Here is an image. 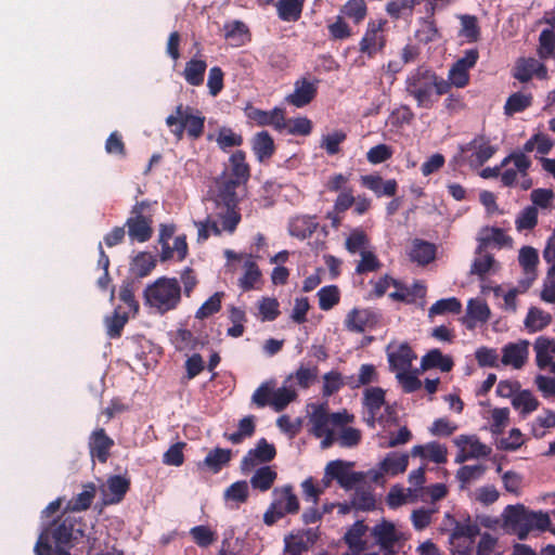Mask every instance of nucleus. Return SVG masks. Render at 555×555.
Segmentation results:
<instances>
[{"instance_id":"nucleus-16","label":"nucleus","mask_w":555,"mask_h":555,"mask_svg":"<svg viewBox=\"0 0 555 555\" xmlns=\"http://www.w3.org/2000/svg\"><path fill=\"white\" fill-rule=\"evenodd\" d=\"M518 261L525 274V279L520 281V286L526 291L538 276L537 267L539 263V254L535 248L524 246L519 250Z\"/></svg>"},{"instance_id":"nucleus-22","label":"nucleus","mask_w":555,"mask_h":555,"mask_svg":"<svg viewBox=\"0 0 555 555\" xmlns=\"http://www.w3.org/2000/svg\"><path fill=\"white\" fill-rule=\"evenodd\" d=\"M437 247L434 243L422 238L412 241L411 250L409 253L410 260L420 266H426L436 259Z\"/></svg>"},{"instance_id":"nucleus-29","label":"nucleus","mask_w":555,"mask_h":555,"mask_svg":"<svg viewBox=\"0 0 555 555\" xmlns=\"http://www.w3.org/2000/svg\"><path fill=\"white\" fill-rule=\"evenodd\" d=\"M409 465V455L406 453L390 452L379 464L382 473L397 476L406 470Z\"/></svg>"},{"instance_id":"nucleus-1","label":"nucleus","mask_w":555,"mask_h":555,"mask_svg":"<svg viewBox=\"0 0 555 555\" xmlns=\"http://www.w3.org/2000/svg\"><path fill=\"white\" fill-rule=\"evenodd\" d=\"M450 89L448 80L425 67L411 72L405 80V91L416 101L420 108H433L438 96L449 93Z\"/></svg>"},{"instance_id":"nucleus-31","label":"nucleus","mask_w":555,"mask_h":555,"mask_svg":"<svg viewBox=\"0 0 555 555\" xmlns=\"http://www.w3.org/2000/svg\"><path fill=\"white\" fill-rule=\"evenodd\" d=\"M318 229V222L314 217H296L288 225L289 234L299 240L310 237Z\"/></svg>"},{"instance_id":"nucleus-54","label":"nucleus","mask_w":555,"mask_h":555,"mask_svg":"<svg viewBox=\"0 0 555 555\" xmlns=\"http://www.w3.org/2000/svg\"><path fill=\"white\" fill-rule=\"evenodd\" d=\"M361 259L358 261L356 266L357 274H365L369 272L378 271L383 263L377 258L376 254L370 248L360 253Z\"/></svg>"},{"instance_id":"nucleus-48","label":"nucleus","mask_w":555,"mask_h":555,"mask_svg":"<svg viewBox=\"0 0 555 555\" xmlns=\"http://www.w3.org/2000/svg\"><path fill=\"white\" fill-rule=\"evenodd\" d=\"M310 421L312 423V434L317 438H321L322 435L331 430V428H328V424L331 423L330 414L327 413V408L323 404L314 409Z\"/></svg>"},{"instance_id":"nucleus-60","label":"nucleus","mask_w":555,"mask_h":555,"mask_svg":"<svg viewBox=\"0 0 555 555\" xmlns=\"http://www.w3.org/2000/svg\"><path fill=\"white\" fill-rule=\"evenodd\" d=\"M386 12L392 20L411 17L413 14V2L408 0H392L387 3Z\"/></svg>"},{"instance_id":"nucleus-56","label":"nucleus","mask_w":555,"mask_h":555,"mask_svg":"<svg viewBox=\"0 0 555 555\" xmlns=\"http://www.w3.org/2000/svg\"><path fill=\"white\" fill-rule=\"evenodd\" d=\"M249 496V488L246 480H238L229 486L223 498L225 501H233L236 503H245Z\"/></svg>"},{"instance_id":"nucleus-43","label":"nucleus","mask_w":555,"mask_h":555,"mask_svg":"<svg viewBox=\"0 0 555 555\" xmlns=\"http://www.w3.org/2000/svg\"><path fill=\"white\" fill-rule=\"evenodd\" d=\"M345 248L349 254H360L370 248V238L361 228L351 230L345 241Z\"/></svg>"},{"instance_id":"nucleus-11","label":"nucleus","mask_w":555,"mask_h":555,"mask_svg":"<svg viewBox=\"0 0 555 555\" xmlns=\"http://www.w3.org/2000/svg\"><path fill=\"white\" fill-rule=\"evenodd\" d=\"M372 535L386 555L395 554L396 544L401 538V533L388 520H383L375 525L372 529Z\"/></svg>"},{"instance_id":"nucleus-40","label":"nucleus","mask_w":555,"mask_h":555,"mask_svg":"<svg viewBox=\"0 0 555 555\" xmlns=\"http://www.w3.org/2000/svg\"><path fill=\"white\" fill-rule=\"evenodd\" d=\"M156 266V258L147 251L139 253L130 263V271L137 278L147 276Z\"/></svg>"},{"instance_id":"nucleus-15","label":"nucleus","mask_w":555,"mask_h":555,"mask_svg":"<svg viewBox=\"0 0 555 555\" xmlns=\"http://www.w3.org/2000/svg\"><path fill=\"white\" fill-rule=\"evenodd\" d=\"M392 346L387 347V358L389 370L391 372L408 371L412 366L413 360L416 359V353L413 351L408 343H401L396 350H391Z\"/></svg>"},{"instance_id":"nucleus-30","label":"nucleus","mask_w":555,"mask_h":555,"mask_svg":"<svg viewBox=\"0 0 555 555\" xmlns=\"http://www.w3.org/2000/svg\"><path fill=\"white\" fill-rule=\"evenodd\" d=\"M273 509L283 513V517L286 514H296L299 511V501L293 493L291 486H285L279 493V496L271 503Z\"/></svg>"},{"instance_id":"nucleus-38","label":"nucleus","mask_w":555,"mask_h":555,"mask_svg":"<svg viewBox=\"0 0 555 555\" xmlns=\"http://www.w3.org/2000/svg\"><path fill=\"white\" fill-rule=\"evenodd\" d=\"M537 54L542 61L555 60V26L540 33Z\"/></svg>"},{"instance_id":"nucleus-3","label":"nucleus","mask_w":555,"mask_h":555,"mask_svg":"<svg viewBox=\"0 0 555 555\" xmlns=\"http://www.w3.org/2000/svg\"><path fill=\"white\" fill-rule=\"evenodd\" d=\"M83 535V531L78 527L76 518L62 515L53 520L49 527L41 531L35 545L36 555H52L50 540H53L55 546H70L74 540Z\"/></svg>"},{"instance_id":"nucleus-14","label":"nucleus","mask_w":555,"mask_h":555,"mask_svg":"<svg viewBox=\"0 0 555 555\" xmlns=\"http://www.w3.org/2000/svg\"><path fill=\"white\" fill-rule=\"evenodd\" d=\"M480 534L479 526L473 522L468 517L464 522L455 521L454 528L450 535V543L452 545H460V540L465 539L466 544L463 550H457V555H469L470 544L475 538Z\"/></svg>"},{"instance_id":"nucleus-20","label":"nucleus","mask_w":555,"mask_h":555,"mask_svg":"<svg viewBox=\"0 0 555 555\" xmlns=\"http://www.w3.org/2000/svg\"><path fill=\"white\" fill-rule=\"evenodd\" d=\"M496 146L491 144L490 139L485 134L476 135L463 151H474L472 157L478 165H483L496 152Z\"/></svg>"},{"instance_id":"nucleus-17","label":"nucleus","mask_w":555,"mask_h":555,"mask_svg":"<svg viewBox=\"0 0 555 555\" xmlns=\"http://www.w3.org/2000/svg\"><path fill=\"white\" fill-rule=\"evenodd\" d=\"M113 446L114 440L106 434L104 428H96L89 437L88 447L90 455L100 463L107 462Z\"/></svg>"},{"instance_id":"nucleus-42","label":"nucleus","mask_w":555,"mask_h":555,"mask_svg":"<svg viewBox=\"0 0 555 555\" xmlns=\"http://www.w3.org/2000/svg\"><path fill=\"white\" fill-rule=\"evenodd\" d=\"M385 404V391L380 387H371L364 391V405L367 408L371 426H374L375 415Z\"/></svg>"},{"instance_id":"nucleus-39","label":"nucleus","mask_w":555,"mask_h":555,"mask_svg":"<svg viewBox=\"0 0 555 555\" xmlns=\"http://www.w3.org/2000/svg\"><path fill=\"white\" fill-rule=\"evenodd\" d=\"M454 443L463 449L469 446L468 456L472 459L485 457L491 453V448L474 436L461 435L454 439Z\"/></svg>"},{"instance_id":"nucleus-10","label":"nucleus","mask_w":555,"mask_h":555,"mask_svg":"<svg viewBox=\"0 0 555 555\" xmlns=\"http://www.w3.org/2000/svg\"><path fill=\"white\" fill-rule=\"evenodd\" d=\"M319 79L301 77L294 83L293 93L286 96V102L296 107H304L311 103L318 93Z\"/></svg>"},{"instance_id":"nucleus-62","label":"nucleus","mask_w":555,"mask_h":555,"mask_svg":"<svg viewBox=\"0 0 555 555\" xmlns=\"http://www.w3.org/2000/svg\"><path fill=\"white\" fill-rule=\"evenodd\" d=\"M366 12L367 9L364 0H348L341 9V13L351 18L356 24L365 18Z\"/></svg>"},{"instance_id":"nucleus-47","label":"nucleus","mask_w":555,"mask_h":555,"mask_svg":"<svg viewBox=\"0 0 555 555\" xmlns=\"http://www.w3.org/2000/svg\"><path fill=\"white\" fill-rule=\"evenodd\" d=\"M107 489L112 498L109 503L116 504L122 501L126 493L130 489V480L120 475L111 476L107 479Z\"/></svg>"},{"instance_id":"nucleus-36","label":"nucleus","mask_w":555,"mask_h":555,"mask_svg":"<svg viewBox=\"0 0 555 555\" xmlns=\"http://www.w3.org/2000/svg\"><path fill=\"white\" fill-rule=\"evenodd\" d=\"M533 95L531 92H515L512 93L504 105V114L506 116H513L517 113H521L526 111L528 107L532 105Z\"/></svg>"},{"instance_id":"nucleus-24","label":"nucleus","mask_w":555,"mask_h":555,"mask_svg":"<svg viewBox=\"0 0 555 555\" xmlns=\"http://www.w3.org/2000/svg\"><path fill=\"white\" fill-rule=\"evenodd\" d=\"M251 150L256 158L262 163L275 153L274 140L266 130L257 132L251 139Z\"/></svg>"},{"instance_id":"nucleus-13","label":"nucleus","mask_w":555,"mask_h":555,"mask_svg":"<svg viewBox=\"0 0 555 555\" xmlns=\"http://www.w3.org/2000/svg\"><path fill=\"white\" fill-rule=\"evenodd\" d=\"M276 455L275 447L261 438L255 449H250L241 462V469L246 473L251 470L258 463L272 461Z\"/></svg>"},{"instance_id":"nucleus-41","label":"nucleus","mask_w":555,"mask_h":555,"mask_svg":"<svg viewBox=\"0 0 555 555\" xmlns=\"http://www.w3.org/2000/svg\"><path fill=\"white\" fill-rule=\"evenodd\" d=\"M260 279L261 271L256 261H254L251 257H249L244 262V274L238 279V286L244 292H248L255 288L256 284L260 281Z\"/></svg>"},{"instance_id":"nucleus-55","label":"nucleus","mask_w":555,"mask_h":555,"mask_svg":"<svg viewBox=\"0 0 555 555\" xmlns=\"http://www.w3.org/2000/svg\"><path fill=\"white\" fill-rule=\"evenodd\" d=\"M319 307L323 311L331 310L339 302V289L336 285L324 286L318 292Z\"/></svg>"},{"instance_id":"nucleus-57","label":"nucleus","mask_w":555,"mask_h":555,"mask_svg":"<svg viewBox=\"0 0 555 555\" xmlns=\"http://www.w3.org/2000/svg\"><path fill=\"white\" fill-rule=\"evenodd\" d=\"M377 380V372L373 364H362L359 370L358 378L350 376L347 385L351 388H358L360 386L369 385Z\"/></svg>"},{"instance_id":"nucleus-50","label":"nucleus","mask_w":555,"mask_h":555,"mask_svg":"<svg viewBox=\"0 0 555 555\" xmlns=\"http://www.w3.org/2000/svg\"><path fill=\"white\" fill-rule=\"evenodd\" d=\"M276 472L269 466L258 468L250 479V483L254 489L260 491L269 490L276 479Z\"/></svg>"},{"instance_id":"nucleus-2","label":"nucleus","mask_w":555,"mask_h":555,"mask_svg":"<svg viewBox=\"0 0 555 555\" xmlns=\"http://www.w3.org/2000/svg\"><path fill=\"white\" fill-rule=\"evenodd\" d=\"M504 525L519 540H526L533 530L546 531L551 518L542 511H531L522 504L507 505L503 512Z\"/></svg>"},{"instance_id":"nucleus-53","label":"nucleus","mask_w":555,"mask_h":555,"mask_svg":"<svg viewBox=\"0 0 555 555\" xmlns=\"http://www.w3.org/2000/svg\"><path fill=\"white\" fill-rule=\"evenodd\" d=\"M370 312L367 310L352 309L345 319V326L348 331L363 333L369 322Z\"/></svg>"},{"instance_id":"nucleus-32","label":"nucleus","mask_w":555,"mask_h":555,"mask_svg":"<svg viewBox=\"0 0 555 555\" xmlns=\"http://www.w3.org/2000/svg\"><path fill=\"white\" fill-rule=\"evenodd\" d=\"M224 37L233 47H241L250 40V33L245 23L232 21L224 25Z\"/></svg>"},{"instance_id":"nucleus-18","label":"nucleus","mask_w":555,"mask_h":555,"mask_svg":"<svg viewBox=\"0 0 555 555\" xmlns=\"http://www.w3.org/2000/svg\"><path fill=\"white\" fill-rule=\"evenodd\" d=\"M242 184L238 182L224 176L217 179V193L215 196L217 207H237L238 198L236 190Z\"/></svg>"},{"instance_id":"nucleus-58","label":"nucleus","mask_w":555,"mask_h":555,"mask_svg":"<svg viewBox=\"0 0 555 555\" xmlns=\"http://www.w3.org/2000/svg\"><path fill=\"white\" fill-rule=\"evenodd\" d=\"M224 296L223 292H217L212 296H210L196 311L195 318L198 320H204L212 314L217 313L221 309V300Z\"/></svg>"},{"instance_id":"nucleus-4","label":"nucleus","mask_w":555,"mask_h":555,"mask_svg":"<svg viewBox=\"0 0 555 555\" xmlns=\"http://www.w3.org/2000/svg\"><path fill=\"white\" fill-rule=\"evenodd\" d=\"M166 125L178 141L183 139L184 132L191 140H197L204 133L205 117L198 109L179 104L166 118Z\"/></svg>"},{"instance_id":"nucleus-61","label":"nucleus","mask_w":555,"mask_h":555,"mask_svg":"<svg viewBox=\"0 0 555 555\" xmlns=\"http://www.w3.org/2000/svg\"><path fill=\"white\" fill-rule=\"evenodd\" d=\"M462 310L461 301L455 297L437 300L429 308V315H442L444 313H460Z\"/></svg>"},{"instance_id":"nucleus-27","label":"nucleus","mask_w":555,"mask_h":555,"mask_svg":"<svg viewBox=\"0 0 555 555\" xmlns=\"http://www.w3.org/2000/svg\"><path fill=\"white\" fill-rule=\"evenodd\" d=\"M454 365L451 357L442 354L439 349L429 350L421 360L423 371L439 369L441 372H450Z\"/></svg>"},{"instance_id":"nucleus-44","label":"nucleus","mask_w":555,"mask_h":555,"mask_svg":"<svg viewBox=\"0 0 555 555\" xmlns=\"http://www.w3.org/2000/svg\"><path fill=\"white\" fill-rule=\"evenodd\" d=\"M459 18L461 21L460 36L469 43L477 42L481 35L477 16L463 14Z\"/></svg>"},{"instance_id":"nucleus-59","label":"nucleus","mask_w":555,"mask_h":555,"mask_svg":"<svg viewBox=\"0 0 555 555\" xmlns=\"http://www.w3.org/2000/svg\"><path fill=\"white\" fill-rule=\"evenodd\" d=\"M190 535L199 547H208L217 540V533L204 525L191 528Z\"/></svg>"},{"instance_id":"nucleus-35","label":"nucleus","mask_w":555,"mask_h":555,"mask_svg":"<svg viewBox=\"0 0 555 555\" xmlns=\"http://www.w3.org/2000/svg\"><path fill=\"white\" fill-rule=\"evenodd\" d=\"M490 317V309L486 302L470 299L467 305V315L463 319V323L467 328L473 330L475 322H486Z\"/></svg>"},{"instance_id":"nucleus-6","label":"nucleus","mask_w":555,"mask_h":555,"mask_svg":"<svg viewBox=\"0 0 555 555\" xmlns=\"http://www.w3.org/2000/svg\"><path fill=\"white\" fill-rule=\"evenodd\" d=\"M151 202L147 199L135 203L124 227L131 242L145 243L153 236V215Z\"/></svg>"},{"instance_id":"nucleus-26","label":"nucleus","mask_w":555,"mask_h":555,"mask_svg":"<svg viewBox=\"0 0 555 555\" xmlns=\"http://www.w3.org/2000/svg\"><path fill=\"white\" fill-rule=\"evenodd\" d=\"M231 176L229 179H233L240 184H245L250 178V167L246 162V153L242 150L235 151L230 156Z\"/></svg>"},{"instance_id":"nucleus-33","label":"nucleus","mask_w":555,"mask_h":555,"mask_svg":"<svg viewBox=\"0 0 555 555\" xmlns=\"http://www.w3.org/2000/svg\"><path fill=\"white\" fill-rule=\"evenodd\" d=\"M231 456L232 452L230 449L215 448L208 452L203 463L198 465L217 474L231 461Z\"/></svg>"},{"instance_id":"nucleus-45","label":"nucleus","mask_w":555,"mask_h":555,"mask_svg":"<svg viewBox=\"0 0 555 555\" xmlns=\"http://www.w3.org/2000/svg\"><path fill=\"white\" fill-rule=\"evenodd\" d=\"M512 404L525 417L538 409L539 401L531 391L521 390L513 397Z\"/></svg>"},{"instance_id":"nucleus-46","label":"nucleus","mask_w":555,"mask_h":555,"mask_svg":"<svg viewBox=\"0 0 555 555\" xmlns=\"http://www.w3.org/2000/svg\"><path fill=\"white\" fill-rule=\"evenodd\" d=\"M552 321L550 313L543 310L532 307L529 309L525 319V326L530 333L542 331Z\"/></svg>"},{"instance_id":"nucleus-51","label":"nucleus","mask_w":555,"mask_h":555,"mask_svg":"<svg viewBox=\"0 0 555 555\" xmlns=\"http://www.w3.org/2000/svg\"><path fill=\"white\" fill-rule=\"evenodd\" d=\"M347 139V133L343 130H335L322 135L320 147L325 150L327 155L334 156L340 153V144Z\"/></svg>"},{"instance_id":"nucleus-28","label":"nucleus","mask_w":555,"mask_h":555,"mask_svg":"<svg viewBox=\"0 0 555 555\" xmlns=\"http://www.w3.org/2000/svg\"><path fill=\"white\" fill-rule=\"evenodd\" d=\"M207 63L205 60L193 57L185 63L182 76L193 87H199L204 82Z\"/></svg>"},{"instance_id":"nucleus-19","label":"nucleus","mask_w":555,"mask_h":555,"mask_svg":"<svg viewBox=\"0 0 555 555\" xmlns=\"http://www.w3.org/2000/svg\"><path fill=\"white\" fill-rule=\"evenodd\" d=\"M528 347L529 343L527 340L505 345L502 349V363L517 370L521 369L528 358Z\"/></svg>"},{"instance_id":"nucleus-37","label":"nucleus","mask_w":555,"mask_h":555,"mask_svg":"<svg viewBox=\"0 0 555 555\" xmlns=\"http://www.w3.org/2000/svg\"><path fill=\"white\" fill-rule=\"evenodd\" d=\"M534 351L537 353V365L543 370L552 362V353H555L554 340L540 336L534 341Z\"/></svg>"},{"instance_id":"nucleus-7","label":"nucleus","mask_w":555,"mask_h":555,"mask_svg":"<svg viewBox=\"0 0 555 555\" xmlns=\"http://www.w3.org/2000/svg\"><path fill=\"white\" fill-rule=\"evenodd\" d=\"M386 20H371L367 23L365 33L359 42V51L369 59H374L382 53L386 47L385 27Z\"/></svg>"},{"instance_id":"nucleus-52","label":"nucleus","mask_w":555,"mask_h":555,"mask_svg":"<svg viewBox=\"0 0 555 555\" xmlns=\"http://www.w3.org/2000/svg\"><path fill=\"white\" fill-rule=\"evenodd\" d=\"M538 224V208L527 206L519 211L515 219V227L518 232L533 230Z\"/></svg>"},{"instance_id":"nucleus-9","label":"nucleus","mask_w":555,"mask_h":555,"mask_svg":"<svg viewBox=\"0 0 555 555\" xmlns=\"http://www.w3.org/2000/svg\"><path fill=\"white\" fill-rule=\"evenodd\" d=\"M534 76L540 80L548 78L545 64L534 57H519L513 68V77L519 82L526 83Z\"/></svg>"},{"instance_id":"nucleus-21","label":"nucleus","mask_w":555,"mask_h":555,"mask_svg":"<svg viewBox=\"0 0 555 555\" xmlns=\"http://www.w3.org/2000/svg\"><path fill=\"white\" fill-rule=\"evenodd\" d=\"M362 186L371 190L377 197L393 196L397 193L398 184L395 179L384 181L379 175L361 176Z\"/></svg>"},{"instance_id":"nucleus-25","label":"nucleus","mask_w":555,"mask_h":555,"mask_svg":"<svg viewBox=\"0 0 555 555\" xmlns=\"http://www.w3.org/2000/svg\"><path fill=\"white\" fill-rule=\"evenodd\" d=\"M509 163H513L515 168L518 170L521 177L520 188L524 191L529 190L532 186V179L528 176V169L531 166V160L524 153H511L501 162V166L505 167Z\"/></svg>"},{"instance_id":"nucleus-49","label":"nucleus","mask_w":555,"mask_h":555,"mask_svg":"<svg viewBox=\"0 0 555 555\" xmlns=\"http://www.w3.org/2000/svg\"><path fill=\"white\" fill-rule=\"evenodd\" d=\"M95 486L88 483L83 486V491L78 493L68 502V508L74 512H81L88 509L95 496Z\"/></svg>"},{"instance_id":"nucleus-12","label":"nucleus","mask_w":555,"mask_h":555,"mask_svg":"<svg viewBox=\"0 0 555 555\" xmlns=\"http://www.w3.org/2000/svg\"><path fill=\"white\" fill-rule=\"evenodd\" d=\"M245 112L247 118L259 127L272 126L279 131L286 128L285 115L282 108L274 107L271 111H262L257 107H248Z\"/></svg>"},{"instance_id":"nucleus-23","label":"nucleus","mask_w":555,"mask_h":555,"mask_svg":"<svg viewBox=\"0 0 555 555\" xmlns=\"http://www.w3.org/2000/svg\"><path fill=\"white\" fill-rule=\"evenodd\" d=\"M478 246L476 254L483 253L488 246L495 244L499 247L506 246L512 243V237L506 235L504 230L495 227H486L481 231V236L478 237Z\"/></svg>"},{"instance_id":"nucleus-5","label":"nucleus","mask_w":555,"mask_h":555,"mask_svg":"<svg viewBox=\"0 0 555 555\" xmlns=\"http://www.w3.org/2000/svg\"><path fill=\"white\" fill-rule=\"evenodd\" d=\"M145 302L160 313L175 309L181 300V287L175 278H159L144 291Z\"/></svg>"},{"instance_id":"nucleus-64","label":"nucleus","mask_w":555,"mask_h":555,"mask_svg":"<svg viewBox=\"0 0 555 555\" xmlns=\"http://www.w3.org/2000/svg\"><path fill=\"white\" fill-rule=\"evenodd\" d=\"M275 383L273 380L262 383L253 393L251 401L258 408L271 405Z\"/></svg>"},{"instance_id":"nucleus-63","label":"nucleus","mask_w":555,"mask_h":555,"mask_svg":"<svg viewBox=\"0 0 555 555\" xmlns=\"http://www.w3.org/2000/svg\"><path fill=\"white\" fill-rule=\"evenodd\" d=\"M296 392L293 389L281 387L273 389L271 406L275 412H282L292 401L296 399Z\"/></svg>"},{"instance_id":"nucleus-8","label":"nucleus","mask_w":555,"mask_h":555,"mask_svg":"<svg viewBox=\"0 0 555 555\" xmlns=\"http://www.w3.org/2000/svg\"><path fill=\"white\" fill-rule=\"evenodd\" d=\"M353 463L343 460L331 461L325 467V478L336 480L338 485L346 490L352 489L363 479L361 473L350 469Z\"/></svg>"},{"instance_id":"nucleus-34","label":"nucleus","mask_w":555,"mask_h":555,"mask_svg":"<svg viewBox=\"0 0 555 555\" xmlns=\"http://www.w3.org/2000/svg\"><path fill=\"white\" fill-rule=\"evenodd\" d=\"M306 0H279L275 4L279 17L284 22H297Z\"/></svg>"}]
</instances>
